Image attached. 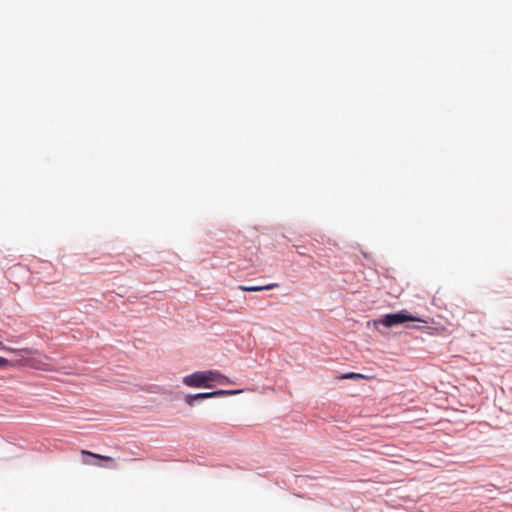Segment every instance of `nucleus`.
<instances>
[{
    "instance_id": "f257e3e1",
    "label": "nucleus",
    "mask_w": 512,
    "mask_h": 512,
    "mask_svg": "<svg viewBox=\"0 0 512 512\" xmlns=\"http://www.w3.org/2000/svg\"><path fill=\"white\" fill-rule=\"evenodd\" d=\"M182 383L194 389H213L216 385L236 384L219 370H197L182 378Z\"/></svg>"
},
{
    "instance_id": "f03ea898",
    "label": "nucleus",
    "mask_w": 512,
    "mask_h": 512,
    "mask_svg": "<svg viewBox=\"0 0 512 512\" xmlns=\"http://www.w3.org/2000/svg\"><path fill=\"white\" fill-rule=\"evenodd\" d=\"M408 322H421L426 323V321L418 315H414L410 313L407 309H401L396 312L385 313L381 315L379 318L373 320V326L379 332L380 326L385 328H394L400 325L406 324Z\"/></svg>"
},
{
    "instance_id": "7ed1b4c3",
    "label": "nucleus",
    "mask_w": 512,
    "mask_h": 512,
    "mask_svg": "<svg viewBox=\"0 0 512 512\" xmlns=\"http://www.w3.org/2000/svg\"><path fill=\"white\" fill-rule=\"evenodd\" d=\"M81 454L83 463L87 465L107 467L108 463L113 461L109 456L100 455L88 450H82Z\"/></svg>"
},
{
    "instance_id": "20e7f679",
    "label": "nucleus",
    "mask_w": 512,
    "mask_h": 512,
    "mask_svg": "<svg viewBox=\"0 0 512 512\" xmlns=\"http://www.w3.org/2000/svg\"><path fill=\"white\" fill-rule=\"evenodd\" d=\"M182 398L184 403L188 405L189 407H195L202 403L203 401L207 400V396L205 392H198V393H175V399Z\"/></svg>"
},
{
    "instance_id": "39448f33",
    "label": "nucleus",
    "mask_w": 512,
    "mask_h": 512,
    "mask_svg": "<svg viewBox=\"0 0 512 512\" xmlns=\"http://www.w3.org/2000/svg\"><path fill=\"white\" fill-rule=\"evenodd\" d=\"M336 378L339 380L360 381V380L367 379V376L362 373H357V372H346V373H341V374L337 375Z\"/></svg>"
},
{
    "instance_id": "423d86ee",
    "label": "nucleus",
    "mask_w": 512,
    "mask_h": 512,
    "mask_svg": "<svg viewBox=\"0 0 512 512\" xmlns=\"http://www.w3.org/2000/svg\"><path fill=\"white\" fill-rule=\"evenodd\" d=\"M220 397L235 396L243 393L246 389H218Z\"/></svg>"
},
{
    "instance_id": "0eeeda50",
    "label": "nucleus",
    "mask_w": 512,
    "mask_h": 512,
    "mask_svg": "<svg viewBox=\"0 0 512 512\" xmlns=\"http://www.w3.org/2000/svg\"><path fill=\"white\" fill-rule=\"evenodd\" d=\"M240 289L248 292H261L262 285H252V286H240Z\"/></svg>"
},
{
    "instance_id": "6e6552de",
    "label": "nucleus",
    "mask_w": 512,
    "mask_h": 512,
    "mask_svg": "<svg viewBox=\"0 0 512 512\" xmlns=\"http://www.w3.org/2000/svg\"><path fill=\"white\" fill-rule=\"evenodd\" d=\"M167 254H168V258H166L164 256V254L162 253V262L173 263V261L178 258L177 255L169 254V253H167Z\"/></svg>"
},
{
    "instance_id": "1a4fd4ad",
    "label": "nucleus",
    "mask_w": 512,
    "mask_h": 512,
    "mask_svg": "<svg viewBox=\"0 0 512 512\" xmlns=\"http://www.w3.org/2000/svg\"><path fill=\"white\" fill-rule=\"evenodd\" d=\"M205 393H206V396H207L208 399L219 398L220 397L218 389H215V390H212V391H209V392H205Z\"/></svg>"
},
{
    "instance_id": "9d476101",
    "label": "nucleus",
    "mask_w": 512,
    "mask_h": 512,
    "mask_svg": "<svg viewBox=\"0 0 512 512\" xmlns=\"http://www.w3.org/2000/svg\"><path fill=\"white\" fill-rule=\"evenodd\" d=\"M12 363L5 357L0 356V368L11 366Z\"/></svg>"
},
{
    "instance_id": "9b49d317",
    "label": "nucleus",
    "mask_w": 512,
    "mask_h": 512,
    "mask_svg": "<svg viewBox=\"0 0 512 512\" xmlns=\"http://www.w3.org/2000/svg\"><path fill=\"white\" fill-rule=\"evenodd\" d=\"M276 287H279L278 283L265 284V285H262V288H263L262 291L271 290V289L276 288Z\"/></svg>"
},
{
    "instance_id": "f8f14e48",
    "label": "nucleus",
    "mask_w": 512,
    "mask_h": 512,
    "mask_svg": "<svg viewBox=\"0 0 512 512\" xmlns=\"http://www.w3.org/2000/svg\"><path fill=\"white\" fill-rule=\"evenodd\" d=\"M2 351H7V352H11V353L20 354L22 350L6 346V349H2Z\"/></svg>"
},
{
    "instance_id": "ddd939ff",
    "label": "nucleus",
    "mask_w": 512,
    "mask_h": 512,
    "mask_svg": "<svg viewBox=\"0 0 512 512\" xmlns=\"http://www.w3.org/2000/svg\"><path fill=\"white\" fill-rule=\"evenodd\" d=\"M161 393H162V395H165V394H172V392H171V391L165 390V389H163V388H162V390H161Z\"/></svg>"
},
{
    "instance_id": "4468645a",
    "label": "nucleus",
    "mask_w": 512,
    "mask_h": 512,
    "mask_svg": "<svg viewBox=\"0 0 512 512\" xmlns=\"http://www.w3.org/2000/svg\"><path fill=\"white\" fill-rule=\"evenodd\" d=\"M6 349V346L0 341V350Z\"/></svg>"
},
{
    "instance_id": "2eb2a0df",
    "label": "nucleus",
    "mask_w": 512,
    "mask_h": 512,
    "mask_svg": "<svg viewBox=\"0 0 512 512\" xmlns=\"http://www.w3.org/2000/svg\"><path fill=\"white\" fill-rule=\"evenodd\" d=\"M363 256L368 259V254L367 253H363Z\"/></svg>"
}]
</instances>
